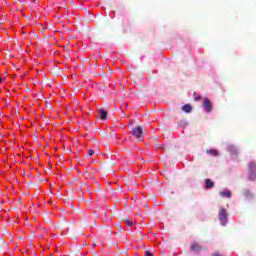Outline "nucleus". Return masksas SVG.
<instances>
[{
  "label": "nucleus",
  "instance_id": "obj_14",
  "mask_svg": "<svg viewBox=\"0 0 256 256\" xmlns=\"http://www.w3.org/2000/svg\"><path fill=\"white\" fill-rule=\"evenodd\" d=\"M244 195H245L248 199H251V197H253V194H251V192H249V191H246V192L244 193Z\"/></svg>",
  "mask_w": 256,
  "mask_h": 256
},
{
  "label": "nucleus",
  "instance_id": "obj_10",
  "mask_svg": "<svg viewBox=\"0 0 256 256\" xmlns=\"http://www.w3.org/2000/svg\"><path fill=\"white\" fill-rule=\"evenodd\" d=\"M207 153L213 155V157H217V155H219V152L216 149L207 150Z\"/></svg>",
  "mask_w": 256,
  "mask_h": 256
},
{
  "label": "nucleus",
  "instance_id": "obj_18",
  "mask_svg": "<svg viewBox=\"0 0 256 256\" xmlns=\"http://www.w3.org/2000/svg\"><path fill=\"white\" fill-rule=\"evenodd\" d=\"M3 81V78L0 76V83Z\"/></svg>",
  "mask_w": 256,
  "mask_h": 256
},
{
  "label": "nucleus",
  "instance_id": "obj_5",
  "mask_svg": "<svg viewBox=\"0 0 256 256\" xmlns=\"http://www.w3.org/2000/svg\"><path fill=\"white\" fill-rule=\"evenodd\" d=\"M220 197H226L227 199H231V191L224 189L219 192Z\"/></svg>",
  "mask_w": 256,
  "mask_h": 256
},
{
  "label": "nucleus",
  "instance_id": "obj_15",
  "mask_svg": "<svg viewBox=\"0 0 256 256\" xmlns=\"http://www.w3.org/2000/svg\"><path fill=\"white\" fill-rule=\"evenodd\" d=\"M94 153H95V151H93V150H89V152H88V154H89L90 157H91L92 155H94Z\"/></svg>",
  "mask_w": 256,
  "mask_h": 256
},
{
  "label": "nucleus",
  "instance_id": "obj_7",
  "mask_svg": "<svg viewBox=\"0 0 256 256\" xmlns=\"http://www.w3.org/2000/svg\"><path fill=\"white\" fill-rule=\"evenodd\" d=\"M99 115H100V119H102V121H105V119H107V111L100 109Z\"/></svg>",
  "mask_w": 256,
  "mask_h": 256
},
{
  "label": "nucleus",
  "instance_id": "obj_12",
  "mask_svg": "<svg viewBox=\"0 0 256 256\" xmlns=\"http://www.w3.org/2000/svg\"><path fill=\"white\" fill-rule=\"evenodd\" d=\"M125 223L128 227H133V225H135V223H133V220H126Z\"/></svg>",
  "mask_w": 256,
  "mask_h": 256
},
{
  "label": "nucleus",
  "instance_id": "obj_17",
  "mask_svg": "<svg viewBox=\"0 0 256 256\" xmlns=\"http://www.w3.org/2000/svg\"><path fill=\"white\" fill-rule=\"evenodd\" d=\"M200 99H201V96H196V97H195V100H196V101H199Z\"/></svg>",
  "mask_w": 256,
  "mask_h": 256
},
{
  "label": "nucleus",
  "instance_id": "obj_6",
  "mask_svg": "<svg viewBox=\"0 0 256 256\" xmlns=\"http://www.w3.org/2000/svg\"><path fill=\"white\" fill-rule=\"evenodd\" d=\"M182 111H184V113H191V111H193V108L191 107V105L185 104V105L182 107Z\"/></svg>",
  "mask_w": 256,
  "mask_h": 256
},
{
  "label": "nucleus",
  "instance_id": "obj_13",
  "mask_svg": "<svg viewBox=\"0 0 256 256\" xmlns=\"http://www.w3.org/2000/svg\"><path fill=\"white\" fill-rule=\"evenodd\" d=\"M180 126H182L183 129H185V127H187V121L185 120L180 121Z\"/></svg>",
  "mask_w": 256,
  "mask_h": 256
},
{
  "label": "nucleus",
  "instance_id": "obj_1",
  "mask_svg": "<svg viewBox=\"0 0 256 256\" xmlns=\"http://www.w3.org/2000/svg\"><path fill=\"white\" fill-rule=\"evenodd\" d=\"M218 217H219V221H220L222 227H225V225H227V223H228V217H229L227 210L225 208L221 207L218 212Z\"/></svg>",
  "mask_w": 256,
  "mask_h": 256
},
{
  "label": "nucleus",
  "instance_id": "obj_16",
  "mask_svg": "<svg viewBox=\"0 0 256 256\" xmlns=\"http://www.w3.org/2000/svg\"><path fill=\"white\" fill-rule=\"evenodd\" d=\"M145 256H153V254L149 251H146Z\"/></svg>",
  "mask_w": 256,
  "mask_h": 256
},
{
  "label": "nucleus",
  "instance_id": "obj_4",
  "mask_svg": "<svg viewBox=\"0 0 256 256\" xmlns=\"http://www.w3.org/2000/svg\"><path fill=\"white\" fill-rule=\"evenodd\" d=\"M203 108L206 113H211V110L213 109V105L211 104V101H209V98H205L203 101Z\"/></svg>",
  "mask_w": 256,
  "mask_h": 256
},
{
  "label": "nucleus",
  "instance_id": "obj_3",
  "mask_svg": "<svg viewBox=\"0 0 256 256\" xmlns=\"http://www.w3.org/2000/svg\"><path fill=\"white\" fill-rule=\"evenodd\" d=\"M132 135L135 137L138 141H143V128L141 126H137L132 130Z\"/></svg>",
  "mask_w": 256,
  "mask_h": 256
},
{
  "label": "nucleus",
  "instance_id": "obj_11",
  "mask_svg": "<svg viewBox=\"0 0 256 256\" xmlns=\"http://www.w3.org/2000/svg\"><path fill=\"white\" fill-rule=\"evenodd\" d=\"M228 151L230 152V153H237V148H235V146H229L228 147Z\"/></svg>",
  "mask_w": 256,
  "mask_h": 256
},
{
  "label": "nucleus",
  "instance_id": "obj_2",
  "mask_svg": "<svg viewBox=\"0 0 256 256\" xmlns=\"http://www.w3.org/2000/svg\"><path fill=\"white\" fill-rule=\"evenodd\" d=\"M248 167H249L248 179L250 181H255L256 180V163L255 162H250Z\"/></svg>",
  "mask_w": 256,
  "mask_h": 256
},
{
  "label": "nucleus",
  "instance_id": "obj_9",
  "mask_svg": "<svg viewBox=\"0 0 256 256\" xmlns=\"http://www.w3.org/2000/svg\"><path fill=\"white\" fill-rule=\"evenodd\" d=\"M205 183H206L207 189L213 188L214 183H213V181H211V179H206Z\"/></svg>",
  "mask_w": 256,
  "mask_h": 256
},
{
  "label": "nucleus",
  "instance_id": "obj_8",
  "mask_svg": "<svg viewBox=\"0 0 256 256\" xmlns=\"http://www.w3.org/2000/svg\"><path fill=\"white\" fill-rule=\"evenodd\" d=\"M191 250L194 251L195 253H197V252L201 251V246H199V244H197V243H193L191 245Z\"/></svg>",
  "mask_w": 256,
  "mask_h": 256
}]
</instances>
